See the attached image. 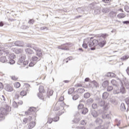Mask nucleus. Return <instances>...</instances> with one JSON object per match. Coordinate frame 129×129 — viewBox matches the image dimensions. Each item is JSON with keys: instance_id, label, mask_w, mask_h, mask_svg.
<instances>
[{"instance_id": "nucleus-1", "label": "nucleus", "mask_w": 129, "mask_h": 129, "mask_svg": "<svg viewBox=\"0 0 129 129\" xmlns=\"http://www.w3.org/2000/svg\"><path fill=\"white\" fill-rule=\"evenodd\" d=\"M101 37H100L98 40L96 39H94L92 40L91 39H84V43L82 45L83 48L87 49L89 46V47L91 48V50L92 51L95 50V49H96V47L97 48H98V47L102 48V47H103V46L106 44V41H105V39L106 37H108V35L107 34H103L101 35Z\"/></svg>"}, {"instance_id": "nucleus-2", "label": "nucleus", "mask_w": 129, "mask_h": 129, "mask_svg": "<svg viewBox=\"0 0 129 129\" xmlns=\"http://www.w3.org/2000/svg\"><path fill=\"white\" fill-rule=\"evenodd\" d=\"M27 47L33 49V50H34L35 52H36V55L38 57H41L42 56V50L39 47H37V46H36L35 45L28 44L27 45Z\"/></svg>"}, {"instance_id": "nucleus-3", "label": "nucleus", "mask_w": 129, "mask_h": 129, "mask_svg": "<svg viewBox=\"0 0 129 129\" xmlns=\"http://www.w3.org/2000/svg\"><path fill=\"white\" fill-rule=\"evenodd\" d=\"M25 60H26V55L25 54H22L19 58L17 64L24 67L26 66V65H28L29 62L27 60L25 61Z\"/></svg>"}, {"instance_id": "nucleus-4", "label": "nucleus", "mask_w": 129, "mask_h": 129, "mask_svg": "<svg viewBox=\"0 0 129 129\" xmlns=\"http://www.w3.org/2000/svg\"><path fill=\"white\" fill-rule=\"evenodd\" d=\"M62 103L61 105H58V103H56L54 106V110H59V109H60L57 113V115H61L62 113H64V107H63V105H64V104L63 102H62Z\"/></svg>"}, {"instance_id": "nucleus-5", "label": "nucleus", "mask_w": 129, "mask_h": 129, "mask_svg": "<svg viewBox=\"0 0 129 129\" xmlns=\"http://www.w3.org/2000/svg\"><path fill=\"white\" fill-rule=\"evenodd\" d=\"M0 114H3V117H4V116L5 115H7V114L9 113V111H10V106L6 104L4 107H2L0 108Z\"/></svg>"}, {"instance_id": "nucleus-6", "label": "nucleus", "mask_w": 129, "mask_h": 129, "mask_svg": "<svg viewBox=\"0 0 129 129\" xmlns=\"http://www.w3.org/2000/svg\"><path fill=\"white\" fill-rule=\"evenodd\" d=\"M36 110H37V109L35 107H30L29 108L28 110L27 111H25V113L26 115H32L33 113L36 112Z\"/></svg>"}, {"instance_id": "nucleus-7", "label": "nucleus", "mask_w": 129, "mask_h": 129, "mask_svg": "<svg viewBox=\"0 0 129 129\" xmlns=\"http://www.w3.org/2000/svg\"><path fill=\"white\" fill-rule=\"evenodd\" d=\"M90 86L92 87V88H97V87H98V83H97V82L96 81H93L90 84Z\"/></svg>"}, {"instance_id": "nucleus-8", "label": "nucleus", "mask_w": 129, "mask_h": 129, "mask_svg": "<svg viewBox=\"0 0 129 129\" xmlns=\"http://www.w3.org/2000/svg\"><path fill=\"white\" fill-rule=\"evenodd\" d=\"M10 57H11V59H10L9 61V63L11 64V65H13V64H15V63H16V61H15V60L13 59L16 58V56L14 54H11L10 55Z\"/></svg>"}, {"instance_id": "nucleus-9", "label": "nucleus", "mask_w": 129, "mask_h": 129, "mask_svg": "<svg viewBox=\"0 0 129 129\" xmlns=\"http://www.w3.org/2000/svg\"><path fill=\"white\" fill-rule=\"evenodd\" d=\"M15 46H18V47H24V42L17 41L15 42Z\"/></svg>"}, {"instance_id": "nucleus-10", "label": "nucleus", "mask_w": 129, "mask_h": 129, "mask_svg": "<svg viewBox=\"0 0 129 129\" xmlns=\"http://www.w3.org/2000/svg\"><path fill=\"white\" fill-rule=\"evenodd\" d=\"M35 125H36V122H35V121H32L28 124V127L30 129L33 128V127H35Z\"/></svg>"}, {"instance_id": "nucleus-11", "label": "nucleus", "mask_w": 129, "mask_h": 129, "mask_svg": "<svg viewBox=\"0 0 129 129\" xmlns=\"http://www.w3.org/2000/svg\"><path fill=\"white\" fill-rule=\"evenodd\" d=\"M109 16L110 18H111L112 19H113V18H115V17H116V12L111 11L109 13Z\"/></svg>"}, {"instance_id": "nucleus-12", "label": "nucleus", "mask_w": 129, "mask_h": 129, "mask_svg": "<svg viewBox=\"0 0 129 129\" xmlns=\"http://www.w3.org/2000/svg\"><path fill=\"white\" fill-rule=\"evenodd\" d=\"M28 121H31V120H32V116H29L28 118H24L23 119V123L25 124H26V123H27V122H28Z\"/></svg>"}, {"instance_id": "nucleus-13", "label": "nucleus", "mask_w": 129, "mask_h": 129, "mask_svg": "<svg viewBox=\"0 0 129 129\" xmlns=\"http://www.w3.org/2000/svg\"><path fill=\"white\" fill-rule=\"evenodd\" d=\"M118 93H120V90L118 88V86L115 87L113 91L114 94H118Z\"/></svg>"}, {"instance_id": "nucleus-14", "label": "nucleus", "mask_w": 129, "mask_h": 129, "mask_svg": "<svg viewBox=\"0 0 129 129\" xmlns=\"http://www.w3.org/2000/svg\"><path fill=\"white\" fill-rule=\"evenodd\" d=\"M6 90H7V91H9V92H12V91H13V87L10 85H8L6 88Z\"/></svg>"}, {"instance_id": "nucleus-15", "label": "nucleus", "mask_w": 129, "mask_h": 129, "mask_svg": "<svg viewBox=\"0 0 129 129\" xmlns=\"http://www.w3.org/2000/svg\"><path fill=\"white\" fill-rule=\"evenodd\" d=\"M0 61L2 63H7L8 62V59L6 56H2L0 58Z\"/></svg>"}, {"instance_id": "nucleus-16", "label": "nucleus", "mask_w": 129, "mask_h": 129, "mask_svg": "<svg viewBox=\"0 0 129 129\" xmlns=\"http://www.w3.org/2000/svg\"><path fill=\"white\" fill-rule=\"evenodd\" d=\"M25 52L27 54H29V55H32V54H34V51L32 50L30 48L25 49Z\"/></svg>"}, {"instance_id": "nucleus-17", "label": "nucleus", "mask_w": 129, "mask_h": 129, "mask_svg": "<svg viewBox=\"0 0 129 129\" xmlns=\"http://www.w3.org/2000/svg\"><path fill=\"white\" fill-rule=\"evenodd\" d=\"M91 114L93 117H97V116H98V113L94 110L91 111Z\"/></svg>"}, {"instance_id": "nucleus-18", "label": "nucleus", "mask_w": 129, "mask_h": 129, "mask_svg": "<svg viewBox=\"0 0 129 129\" xmlns=\"http://www.w3.org/2000/svg\"><path fill=\"white\" fill-rule=\"evenodd\" d=\"M111 83L113 85V86H115V87H117V86H118V83L116 81H115V80H112Z\"/></svg>"}, {"instance_id": "nucleus-19", "label": "nucleus", "mask_w": 129, "mask_h": 129, "mask_svg": "<svg viewBox=\"0 0 129 129\" xmlns=\"http://www.w3.org/2000/svg\"><path fill=\"white\" fill-rule=\"evenodd\" d=\"M108 93H107V92H105L103 93L102 98H103V99H106V98L108 97Z\"/></svg>"}, {"instance_id": "nucleus-20", "label": "nucleus", "mask_w": 129, "mask_h": 129, "mask_svg": "<svg viewBox=\"0 0 129 129\" xmlns=\"http://www.w3.org/2000/svg\"><path fill=\"white\" fill-rule=\"evenodd\" d=\"M126 91H125V89L124 87L122 85V87L120 89V93H122V94H124L126 93Z\"/></svg>"}, {"instance_id": "nucleus-21", "label": "nucleus", "mask_w": 129, "mask_h": 129, "mask_svg": "<svg viewBox=\"0 0 129 129\" xmlns=\"http://www.w3.org/2000/svg\"><path fill=\"white\" fill-rule=\"evenodd\" d=\"M108 84H109V82L108 81H105L104 82L102 83V86L104 87V88H105L107 87Z\"/></svg>"}, {"instance_id": "nucleus-22", "label": "nucleus", "mask_w": 129, "mask_h": 129, "mask_svg": "<svg viewBox=\"0 0 129 129\" xmlns=\"http://www.w3.org/2000/svg\"><path fill=\"white\" fill-rule=\"evenodd\" d=\"M125 17V14L123 13H120L117 15V17L118 18V19H123Z\"/></svg>"}, {"instance_id": "nucleus-23", "label": "nucleus", "mask_w": 129, "mask_h": 129, "mask_svg": "<svg viewBox=\"0 0 129 129\" xmlns=\"http://www.w3.org/2000/svg\"><path fill=\"white\" fill-rule=\"evenodd\" d=\"M109 106H110V105L109 103L105 102V104L104 105V108L105 110H107V109L109 108Z\"/></svg>"}, {"instance_id": "nucleus-24", "label": "nucleus", "mask_w": 129, "mask_h": 129, "mask_svg": "<svg viewBox=\"0 0 129 129\" xmlns=\"http://www.w3.org/2000/svg\"><path fill=\"white\" fill-rule=\"evenodd\" d=\"M120 109L122 111H124L125 110V105H124V103H122L121 104Z\"/></svg>"}, {"instance_id": "nucleus-25", "label": "nucleus", "mask_w": 129, "mask_h": 129, "mask_svg": "<svg viewBox=\"0 0 129 129\" xmlns=\"http://www.w3.org/2000/svg\"><path fill=\"white\" fill-rule=\"evenodd\" d=\"M39 90L40 93H44L45 92V89L43 86H40L39 87Z\"/></svg>"}, {"instance_id": "nucleus-26", "label": "nucleus", "mask_w": 129, "mask_h": 129, "mask_svg": "<svg viewBox=\"0 0 129 129\" xmlns=\"http://www.w3.org/2000/svg\"><path fill=\"white\" fill-rule=\"evenodd\" d=\"M95 129H107V126H106V124L104 126L99 125L97 126Z\"/></svg>"}, {"instance_id": "nucleus-27", "label": "nucleus", "mask_w": 129, "mask_h": 129, "mask_svg": "<svg viewBox=\"0 0 129 129\" xmlns=\"http://www.w3.org/2000/svg\"><path fill=\"white\" fill-rule=\"evenodd\" d=\"M121 83L122 85L123 86V84H124V86H125V87H126V88L127 89H129V84H128V83H127L125 81H124V82H121Z\"/></svg>"}, {"instance_id": "nucleus-28", "label": "nucleus", "mask_w": 129, "mask_h": 129, "mask_svg": "<svg viewBox=\"0 0 129 129\" xmlns=\"http://www.w3.org/2000/svg\"><path fill=\"white\" fill-rule=\"evenodd\" d=\"M97 124H101L102 123L103 121L102 119H100V118H97L96 120L95 121Z\"/></svg>"}, {"instance_id": "nucleus-29", "label": "nucleus", "mask_w": 129, "mask_h": 129, "mask_svg": "<svg viewBox=\"0 0 129 129\" xmlns=\"http://www.w3.org/2000/svg\"><path fill=\"white\" fill-rule=\"evenodd\" d=\"M98 104L99 106H104V104H105V101L100 100L98 102Z\"/></svg>"}, {"instance_id": "nucleus-30", "label": "nucleus", "mask_w": 129, "mask_h": 129, "mask_svg": "<svg viewBox=\"0 0 129 129\" xmlns=\"http://www.w3.org/2000/svg\"><path fill=\"white\" fill-rule=\"evenodd\" d=\"M110 116H111V114L109 113V114H104L103 118H110Z\"/></svg>"}, {"instance_id": "nucleus-31", "label": "nucleus", "mask_w": 129, "mask_h": 129, "mask_svg": "<svg viewBox=\"0 0 129 129\" xmlns=\"http://www.w3.org/2000/svg\"><path fill=\"white\" fill-rule=\"evenodd\" d=\"M38 97L41 99L42 100H44V96H43V93H39L37 95Z\"/></svg>"}, {"instance_id": "nucleus-32", "label": "nucleus", "mask_w": 129, "mask_h": 129, "mask_svg": "<svg viewBox=\"0 0 129 129\" xmlns=\"http://www.w3.org/2000/svg\"><path fill=\"white\" fill-rule=\"evenodd\" d=\"M88 112V109L87 108H83L82 113V114H86Z\"/></svg>"}, {"instance_id": "nucleus-33", "label": "nucleus", "mask_w": 129, "mask_h": 129, "mask_svg": "<svg viewBox=\"0 0 129 129\" xmlns=\"http://www.w3.org/2000/svg\"><path fill=\"white\" fill-rule=\"evenodd\" d=\"M61 46L62 48H66V47H67V49H62V50H69V43L61 44Z\"/></svg>"}, {"instance_id": "nucleus-34", "label": "nucleus", "mask_w": 129, "mask_h": 129, "mask_svg": "<svg viewBox=\"0 0 129 129\" xmlns=\"http://www.w3.org/2000/svg\"><path fill=\"white\" fill-rule=\"evenodd\" d=\"M128 58H129V55H125L121 58V60L124 61V60H127V59H128Z\"/></svg>"}, {"instance_id": "nucleus-35", "label": "nucleus", "mask_w": 129, "mask_h": 129, "mask_svg": "<svg viewBox=\"0 0 129 129\" xmlns=\"http://www.w3.org/2000/svg\"><path fill=\"white\" fill-rule=\"evenodd\" d=\"M110 101L111 103L114 104V105H116L117 104V101L115 99H111Z\"/></svg>"}, {"instance_id": "nucleus-36", "label": "nucleus", "mask_w": 129, "mask_h": 129, "mask_svg": "<svg viewBox=\"0 0 129 129\" xmlns=\"http://www.w3.org/2000/svg\"><path fill=\"white\" fill-rule=\"evenodd\" d=\"M47 96H52L53 95V90H49L47 93Z\"/></svg>"}, {"instance_id": "nucleus-37", "label": "nucleus", "mask_w": 129, "mask_h": 129, "mask_svg": "<svg viewBox=\"0 0 129 129\" xmlns=\"http://www.w3.org/2000/svg\"><path fill=\"white\" fill-rule=\"evenodd\" d=\"M84 98H89L90 97V93L87 92L84 95Z\"/></svg>"}, {"instance_id": "nucleus-38", "label": "nucleus", "mask_w": 129, "mask_h": 129, "mask_svg": "<svg viewBox=\"0 0 129 129\" xmlns=\"http://www.w3.org/2000/svg\"><path fill=\"white\" fill-rule=\"evenodd\" d=\"M74 92V88H71L69 89L68 90V94H72Z\"/></svg>"}, {"instance_id": "nucleus-39", "label": "nucleus", "mask_w": 129, "mask_h": 129, "mask_svg": "<svg viewBox=\"0 0 129 129\" xmlns=\"http://www.w3.org/2000/svg\"><path fill=\"white\" fill-rule=\"evenodd\" d=\"M12 106H13V107H14V108H18V106H19V105L17 102H16V101H14L13 103Z\"/></svg>"}, {"instance_id": "nucleus-40", "label": "nucleus", "mask_w": 129, "mask_h": 129, "mask_svg": "<svg viewBox=\"0 0 129 129\" xmlns=\"http://www.w3.org/2000/svg\"><path fill=\"white\" fill-rule=\"evenodd\" d=\"M21 86V84L19 82H16L14 84V87H16V88H19Z\"/></svg>"}, {"instance_id": "nucleus-41", "label": "nucleus", "mask_w": 129, "mask_h": 129, "mask_svg": "<svg viewBox=\"0 0 129 129\" xmlns=\"http://www.w3.org/2000/svg\"><path fill=\"white\" fill-rule=\"evenodd\" d=\"M23 52V49H17L15 50V53L16 54H20V53H22Z\"/></svg>"}, {"instance_id": "nucleus-42", "label": "nucleus", "mask_w": 129, "mask_h": 129, "mask_svg": "<svg viewBox=\"0 0 129 129\" xmlns=\"http://www.w3.org/2000/svg\"><path fill=\"white\" fill-rule=\"evenodd\" d=\"M36 63H37V61H31L29 63V66L30 67H33L34 66L36 65Z\"/></svg>"}, {"instance_id": "nucleus-43", "label": "nucleus", "mask_w": 129, "mask_h": 129, "mask_svg": "<svg viewBox=\"0 0 129 129\" xmlns=\"http://www.w3.org/2000/svg\"><path fill=\"white\" fill-rule=\"evenodd\" d=\"M102 13H108L109 12V8H103L102 10Z\"/></svg>"}, {"instance_id": "nucleus-44", "label": "nucleus", "mask_w": 129, "mask_h": 129, "mask_svg": "<svg viewBox=\"0 0 129 129\" xmlns=\"http://www.w3.org/2000/svg\"><path fill=\"white\" fill-rule=\"evenodd\" d=\"M20 95L21 96H25V95H27V92H26L25 91H22L20 92Z\"/></svg>"}, {"instance_id": "nucleus-45", "label": "nucleus", "mask_w": 129, "mask_h": 129, "mask_svg": "<svg viewBox=\"0 0 129 129\" xmlns=\"http://www.w3.org/2000/svg\"><path fill=\"white\" fill-rule=\"evenodd\" d=\"M38 57L36 56H33L32 57V60L33 62H37V61H38Z\"/></svg>"}, {"instance_id": "nucleus-46", "label": "nucleus", "mask_w": 129, "mask_h": 129, "mask_svg": "<svg viewBox=\"0 0 129 129\" xmlns=\"http://www.w3.org/2000/svg\"><path fill=\"white\" fill-rule=\"evenodd\" d=\"M92 107L93 109H96V108H97L98 106H97V104L96 103H93L92 105Z\"/></svg>"}, {"instance_id": "nucleus-47", "label": "nucleus", "mask_w": 129, "mask_h": 129, "mask_svg": "<svg viewBox=\"0 0 129 129\" xmlns=\"http://www.w3.org/2000/svg\"><path fill=\"white\" fill-rule=\"evenodd\" d=\"M62 47H63L62 46V45H60V46H57V49H61V50H67V47L66 46V48H62Z\"/></svg>"}, {"instance_id": "nucleus-48", "label": "nucleus", "mask_w": 129, "mask_h": 129, "mask_svg": "<svg viewBox=\"0 0 129 129\" xmlns=\"http://www.w3.org/2000/svg\"><path fill=\"white\" fill-rule=\"evenodd\" d=\"M78 91L80 93H83V92H84V91H85V90H84V89L80 88V89H78Z\"/></svg>"}, {"instance_id": "nucleus-49", "label": "nucleus", "mask_w": 129, "mask_h": 129, "mask_svg": "<svg viewBox=\"0 0 129 129\" xmlns=\"http://www.w3.org/2000/svg\"><path fill=\"white\" fill-rule=\"evenodd\" d=\"M78 98H79V96L78 95H74L73 97V100H77V99H78Z\"/></svg>"}, {"instance_id": "nucleus-50", "label": "nucleus", "mask_w": 129, "mask_h": 129, "mask_svg": "<svg viewBox=\"0 0 129 129\" xmlns=\"http://www.w3.org/2000/svg\"><path fill=\"white\" fill-rule=\"evenodd\" d=\"M4 51H5V48L0 47V56H2V55H3V52H4Z\"/></svg>"}, {"instance_id": "nucleus-51", "label": "nucleus", "mask_w": 129, "mask_h": 129, "mask_svg": "<svg viewBox=\"0 0 129 129\" xmlns=\"http://www.w3.org/2000/svg\"><path fill=\"white\" fill-rule=\"evenodd\" d=\"M84 105L83 104H80L78 106V109H82V108H83Z\"/></svg>"}, {"instance_id": "nucleus-52", "label": "nucleus", "mask_w": 129, "mask_h": 129, "mask_svg": "<svg viewBox=\"0 0 129 129\" xmlns=\"http://www.w3.org/2000/svg\"><path fill=\"white\" fill-rule=\"evenodd\" d=\"M113 89V87L112 86H109L107 87V91H111Z\"/></svg>"}, {"instance_id": "nucleus-53", "label": "nucleus", "mask_w": 129, "mask_h": 129, "mask_svg": "<svg viewBox=\"0 0 129 129\" xmlns=\"http://www.w3.org/2000/svg\"><path fill=\"white\" fill-rule=\"evenodd\" d=\"M124 10L125 12H126L127 13H129V7L128 6H125L124 7Z\"/></svg>"}, {"instance_id": "nucleus-54", "label": "nucleus", "mask_w": 129, "mask_h": 129, "mask_svg": "<svg viewBox=\"0 0 129 129\" xmlns=\"http://www.w3.org/2000/svg\"><path fill=\"white\" fill-rule=\"evenodd\" d=\"M52 121H53V119L48 118L47 123H52Z\"/></svg>"}, {"instance_id": "nucleus-55", "label": "nucleus", "mask_w": 129, "mask_h": 129, "mask_svg": "<svg viewBox=\"0 0 129 129\" xmlns=\"http://www.w3.org/2000/svg\"><path fill=\"white\" fill-rule=\"evenodd\" d=\"M81 124L82 125H85L86 124V121L85 120H83L81 121Z\"/></svg>"}, {"instance_id": "nucleus-56", "label": "nucleus", "mask_w": 129, "mask_h": 129, "mask_svg": "<svg viewBox=\"0 0 129 129\" xmlns=\"http://www.w3.org/2000/svg\"><path fill=\"white\" fill-rule=\"evenodd\" d=\"M87 101L89 103H92V102H93V99L90 98L87 100Z\"/></svg>"}, {"instance_id": "nucleus-57", "label": "nucleus", "mask_w": 129, "mask_h": 129, "mask_svg": "<svg viewBox=\"0 0 129 129\" xmlns=\"http://www.w3.org/2000/svg\"><path fill=\"white\" fill-rule=\"evenodd\" d=\"M125 101L126 104L128 105V106H129V97L126 98L125 100Z\"/></svg>"}, {"instance_id": "nucleus-58", "label": "nucleus", "mask_w": 129, "mask_h": 129, "mask_svg": "<svg viewBox=\"0 0 129 129\" xmlns=\"http://www.w3.org/2000/svg\"><path fill=\"white\" fill-rule=\"evenodd\" d=\"M53 120L54 121H55V122H56V121H58V120H59V117L56 116V117L53 118Z\"/></svg>"}, {"instance_id": "nucleus-59", "label": "nucleus", "mask_w": 129, "mask_h": 129, "mask_svg": "<svg viewBox=\"0 0 129 129\" xmlns=\"http://www.w3.org/2000/svg\"><path fill=\"white\" fill-rule=\"evenodd\" d=\"M1 99H2V101H6V98L5 97V96L4 95H2L1 96Z\"/></svg>"}, {"instance_id": "nucleus-60", "label": "nucleus", "mask_w": 129, "mask_h": 129, "mask_svg": "<svg viewBox=\"0 0 129 129\" xmlns=\"http://www.w3.org/2000/svg\"><path fill=\"white\" fill-rule=\"evenodd\" d=\"M122 24H124L125 25H129V21H123Z\"/></svg>"}, {"instance_id": "nucleus-61", "label": "nucleus", "mask_w": 129, "mask_h": 129, "mask_svg": "<svg viewBox=\"0 0 129 129\" xmlns=\"http://www.w3.org/2000/svg\"><path fill=\"white\" fill-rule=\"evenodd\" d=\"M115 76H116V75H115V74L113 73H111V75H110V77L111 78H114L115 77Z\"/></svg>"}, {"instance_id": "nucleus-62", "label": "nucleus", "mask_w": 129, "mask_h": 129, "mask_svg": "<svg viewBox=\"0 0 129 129\" xmlns=\"http://www.w3.org/2000/svg\"><path fill=\"white\" fill-rule=\"evenodd\" d=\"M64 100V97H60L59 99V101L62 102Z\"/></svg>"}, {"instance_id": "nucleus-63", "label": "nucleus", "mask_w": 129, "mask_h": 129, "mask_svg": "<svg viewBox=\"0 0 129 129\" xmlns=\"http://www.w3.org/2000/svg\"><path fill=\"white\" fill-rule=\"evenodd\" d=\"M12 80H17L18 79V78L15 76H13L12 77Z\"/></svg>"}, {"instance_id": "nucleus-64", "label": "nucleus", "mask_w": 129, "mask_h": 129, "mask_svg": "<svg viewBox=\"0 0 129 129\" xmlns=\"http://www.w3.org/2000/svg\"><path fill=\"white\" fill-rule=\"evenodd\" d=\"M78 129H85V127L84 126H80L78 127Z\"/></svg>"}]
</instances>
